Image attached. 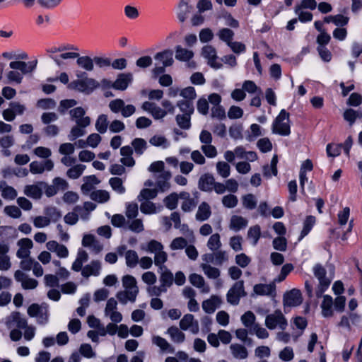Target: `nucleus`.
Wrapping results in <instances>:
<instances>
[{
    "label": "nucleus",
    "mask_w": 362,
    "mask_h": 362,
    "mask_svg": "<svg viewBox=\"0 0 362 362\" xmlns=\"http://www.w3.org/2000/svg\"><path fill=\"white\" fill-rule=\"evenodd\" d=\"M141 249L155 255L163 250V245L156 240H151L146 245H143Z\"/></svg>",
    "instance_id": "obj_47"
},
{
    "label": "nucleus",
    "mask_w": 362,
    "mask_h": 362,
    "mask_svg": "<svg viewBox=\"0 0 362 362\" xmlns=\"http://www.w3.org/2000/svg\"><path fill=\"white\" fill-rule=\"evenodd\" d=\"M232 356L237 359H245L248 356V351L245 346L240 344H232L230 346Z\"/></svg>",
    "instance_id": "obj_30"
},
{
    "label": "nucleus",
    "mask_w": 362,
    "mask_h": 362,
    "mask_svg": "<svg viewBox=\"0 0 362 362\" xmlns=\"http://www.w3.org/2000/svg\"><path fill=\"white\" fill-rule=\"evenodd\" d=\"M78 51V49L76 47L62 46L50 50V52H61L60 54L52 57L57 65L61 66L63 64V60L77 59L79 56Z\"/></svg>",
    "instance_id": "obj_3"
},
{
    "label": "nucleus",
    "mask_w": 362,
    "mask_h": 362,
    "mask_svg": "<svg viewBox=\"0 0 362 362\" xmlns=\"http://www.w3.org/2000/svg\"><path fill=\"white\" fill-rule=\"evenodd\" d=\"M278 157L274 155L271 160L270 166L268 165L263 166V175L266 177H270L272 175L276 176L277 175Z\"/></svg>",
    "instance_id": "obj_44"
},
{
    "label": "nucleus",
    "mask_w": 362,
    "mask_h": 362,
    "mask_svg": "<svg viewBox=\"0 0 362 362\" xmlns=\"http://www.w3.org/2000/svg\"><path fill=\"white\" fill-rule=\"evenodd\" d=\"M79 352L83 357L87 358H93L96 356L95 352L89 344H82L79 348Z\"/></svg>",
    "instance_id": "obj_64"
},
{
    "label": "nucleus",
    "mask_w": 362,
    "mask_h": 362,
    "mask_svg": "<svg viewBox=\"0 0 362 362\" xmlns=\"http://www.w3.org/2000/svg\"><path fill=\"white\" fill-rule=\"evenodd\" d=\"M14 278L16 281L21 283V286L24 289H34L38 285L37 280L33 278H29L24 272L21 270H17L15 272Z\"/></svg>",
    "instance_id": "obj_15"
},
{
    "label": "nucleus",
    "mask_w": 362,
    "mask_h": 362,
    "mask_svg": "<svg viewBox=\"0 0 362 362\" xmlns=\"http://www.w3.org/2000/svg\"><path fill=\"white\" fill-rule=\"evenodd\" d=\"M160 271V284L167 289L173 285L174 276L173 273L167 268Z\"/></svg>",
    "instance_id": "obj_38"
},
{
    "label": "nucleus",
    "mask_w": 362,
    "mask_h": 362,
    "mask_svg": "<svg viewBox=\"0 0 362 362\" xmlns=\"http://www.w3.org/2000/svg\"><path fill=\"white\" fill-rule=\"evenodd\" d=\"M33 223L37 228H43L50 225V218L47 216H37L32 218Z\"/></svg>",
    "instance_id": "obj_58"
},
{
    "label": "nucleus",
    "mask_w": 362,
    "mask_h": 362,
    "mask_svg": "<svg viewBox=\"0 0 362 362\" xmlns=\"http://www.w3.org/2000/svg\"><path fill=\"white\" fill-rule=\"evenodd\" d=\"M86 127H81L78 124H76L75 126L72 127L68 135L69 140L74 141L77 138L84 136L86 134V131L84 130V129Z\"/></svg>",
    "instance_id": "obj_59"
},
{
    "label": "nucleus",
    "mask_w": 362,
    "mask_h": 362,
    "mask_svg": "<svg viewBox=\"0 0 362 362\" xmlns=\"http://www.w3.org/2000/svg\"><path fill=\"white\" fill-rule=\"evenodd\" d=\"M81 244L83 247L90 248L95 254L100 252L103 247V245L91 234H85L82 238Z\"/></svg>",
    "instance_id": "obj_17"
},
{
    "label": "nucleus",
    "mask_w": 362,
    "mask_h": 362,
    "mask_svg": "<svg viewBox=\"0 0 362 362\" xmlns=\"http://www.w3.org/2000/svg\"><path fill=\"white\" fill-rule=\"evenodd\" d=\"M180 327L182 330H189L192 334H197L199 331V325L192 314H186L180 321Z\"/></svg>",
    "instance_id": "obj_10"
},
{
    "label": "nucleus",
    "mask_w": 362,
    "mask_h": 362,
    "mask_svg": "<svg viewBox=\"0 0 362 362\" xmlns=\"http://www.w3.org/2000/svg\"><path fill=\"white\" fill-rule=\"evenodd\" d=\"M109 183L112 189L119 194H123L125 192V187L123 186V182L121 178L115 177L109 180Z\"/></svg>",
    "instance_id": "obj_63"
},
{
    "label": "nucleus",
    "mask_w": 362,
    "mask_h": 362,
    "mask_svg": "<svg viewBox=\"0 0 362 362\" xmlns=\"http://www.w3.org/2000/svg\"><path fill=\"white\" fill-rule=\"evenodd\" d=\"M333 300L330 296L325 295L323 296V300L321 303L322 315L324 317H330L333 316L334 311L332 310Z\"/></svg>",
    "instance_id": "obj_29"
},
{
    "label": "nucleus",
    "mask_w": 362,
    "mask_h": 362,
    "mask_svg": "<svg viewBox=\"0 0 362 362\" xmlns=\"http://www.w3.org/2000/svg\"><path fill=\"white\" fill-rule=\"evenodd\" d=\"M133 150L132 147L125 146L121 148L120 154L122 156L120 162L123 165L133 167L135 165V160L132 157Z\"/></svg>",
    "instance_id": "obj_25"
},
{
    "label": "nucleus",
    "mask_w": 362,
    "mask_h": 362,
    "mask_svg": "<svg viewBox=\"0 0 362 362\" xmlns=\"http://www.w3.org/2000/svg\"><path fill=\"white\" fill-rule=\"evenodd\" d=\"M214 182V177L210 173H205L199 177L198 187L203 192H211L213 190Z\"/></svg>",
    "instance_id": "obj_22"
},
{
    "label": "nucleus",
    "mask_w": 362,
    "mask_h": 362,
    "mask_svg": "<svg viewBox=\"0 0 362 362\" xmlns=\"http://www.w3.org/2000/svg\"><path fill=\"white\" fill-rule=\"evenodd\" d=\"M0 191L2 197L6 199L13 200L18 195L17 191L13 187L7 185L5 182L0 183Z\"/></svg>",
    "instance_id": "obj_39"
},
{
    "label": "nucleus",
    "mask_w": 362,
    "mask_h": 362,
    "mask_svg": "<svg viewBox=\"0 0 362 362\" xmlns=\"http://www.w3.org/2000/svg\"><path fill=\"white\" fill-rule=\"evenodd\" d=\"M77 65L82 69L87 71H92L94 69L93 59L89 56L80 55L76 59Z\"/></svg>",
    "instance_id": "obj_41"
},
{
    "label": "nucleus",
    "mask_w": 362,
    "mask_h": 362,
    "mask_svg": "<svg viewBox=\"0 0 362 362\" xmlns=\"http://www.w3.org/2000/svg\"><path fill=\"white\" fill-rule=\"evenodd\" d=\"M104 314L112 322L119 323L122 320V315L117 311V301L114 298H110L107 300Z\"/></svg>",
    "instance_id": "obj_8"
},
{
    "label": "nucleus",
    "mask_w": 362,
    "mask_h": 362,
    "mask_svg": "<svg viewBox=\"0 0 362 362\" xmlns=\"http://www.w3.org/2000/svg\"><path fill=\"white\" fill-rule=\"evenodd\" d=\"M173 52L171 49H165L158 52L154 55V59L156 63L164 66H170L174 62L173 58Z\"/></svg>",
    "instance_id": "obj_20"
},
{
    "label": "nucleus",
    "mask_w": 362,
    "mask_h": 362,
    "mask_svg": "<svg viewBox=\"0 0 362 362\" xmlns=\"http://www.w3.org/2000/svg\"><path fill=\"white\" fill-rule=\"evenodd\" d=\"M247 293L244 288L243 281H236L228 290L226 294V299L228 303L233 305H237L242 297L246 296Z\"/></svg>",
    "instance_id": "obj_6"
},
{
    "label": "nucleus",
    "mask_w": 362,
    "mask_h": 362,
    "mask_svg": "<svg viewBox=\"0 0 362 362\" xmlns=\"http://www.w3.org/2000/svg\"><path fill=\"white\" fill-rule=\"evenodd\" d=\"M272 130L274 134L284 136H288L291 134L289 113L285 110H281L274 119Z\"/></svg>",
    "instance_id": "obj_2"
},
{
    "label": "nucleus",
    "mask_w": 362,
    "mask_h": 362,
    "mask_svg": "<svg viewBox=\"0 0 362 362\" xmlns=\"http://www.w3.org/2000/svg\"><path fill=\"white\" fill-rule=\"evenodd\" d=\"M70 118L76 124L81 127H88L90 124L91 119L88 116H86V110L81 107H77L69 111Z\"/></svg>",
    "instance_id": "obj_9"
},
{
    "label": "nucleus",
    "mask_w": 362,
    "mask_h": 362,
    "mask_svg": "<svg viewBox=\"0 0 362 362\" xmlns=\"http://www.w3.org/2000/svg\"><path fill=\"white\" fill-rule=\"evenodd\" d=\"M81 210H82L81 206H76L72 211L67 213L64 216V222L68 225H75L78 221V214L77 212L81 211Z\"/></svg>",
    "instance_id": "obj_45"
},
{
    "label": "nucleus",
    "mask_w": 362,
    "mask_h": 362,
    "mask_svg": "<svg viewBox=\"0 0 362 362\" xmlns=\"http://www.w3.org/2000/svg\"><path fill=\"white\" fill-rule=\"evenodd\" d=\"M109 127V121L107 115H100L95 121V127L96 131L100 134H105Z\"/></svg>",
    "instance_id": "obj_40"
},
{
    "label": "nucleus",
    "mask_w": 362,
    "mask_h": 362,
    "mask_svg": "<svg viewBox=\"0 0 362 362\" xmlns=\"http://www.w3.org/2000/svg\"><path fill=\"white\" fill-rule=\"evenodd\" d=\"M217 173L223 178H227L230 175V166L227 162L218 161L216 164Z\"/></svg>",
    "instance_id": "obj_48"
},
{
    "label": "nucleus",
    "mask_w": 362,
    "mask_h": 362,
    "mask_svg": "<svg viewBox=\"0 0 362 362\" xmlns=\"http://www.w3.org/2000/svg\"><path fill=\"white\" fill-rule=\"evenodd\" d=\"M123 291H118L116 297L121 304L126 305L128 302L134 303L139 293V287L136 279L132 275H125L122 279Z\"/></svg>",
    "instance_id": "obj_1"
},
{
    "label": "nucleus",
    "mask_w": 362,
    "mask_h": 362,
    "mask_svg": "<svg viewBox=\"0 0 362 362\" xmlns=\"http://www.w3.org/2000/svg\"><path fill=\"white\" fill-rule=\"evenodd\" d=\"M149 143L156 147H161L166 148L169 146L170 143L168 140L162 135H154L149 139Z\"/></svg>",
    "instance_id": "obj_50"
},
{
    "label": "nucleus",
    "mask_w": 362,
    "mask_h": 362,
    "mask_svg": "<svg viewBox=\"0 0 362 362\" xmlns=\"http://www.w3.org/2000/svg\"><path fill=\"white\" fill-rule=\"evenodd\" d=\"M133 80V75L131 73H122L117 76V79L113 82V88L115 90H124Z\"/></svg>",
    "instance_id": "obj_19"
},
{
    "label": "nucleus",
    "mask_w": 362,
    "mask_h": 362,
    "mask_svg": "<svg viewBox=\"0 0 362 362\" xmlns=\"http://www.w3.org/2000/svg\"><path fill=\"white\" fill-rule=\"evenodd\" d=\"M6 323L9 328L16 326L18 328L24 329L28 326L27 320L23 318L19 313H12Z\"/></svg>",
    "instance_id": "obj_27"
},
{
    "label": "nucleus",
    "mask_w": 362,
    "mask_h": 362,
    "mask_svg": "<svg viewBox=\"0 0 362 362\" xmlns=\"http://www.w3.org/2000/svg\"><path fill=\"white\" fill-rule=\"evenodd\" d=\"M171 178L170 172H162L157 178V187L162 192L168 190L170 187L169 180Z\"/></svg>",
    "instance_id": "obj_35"
},
{
    "label": "nucleus",
    "mask_w": 362,
    "mask_h": 362,
    "mask_svg": "<svg viewBox=\"0 0 362 362\" xmlns=\"http://www.w3.org/2000/svg\"><path fill=\"white\" fill-rule=\"evenodd\" d=\"M36 63H26L23 61H14L9 64V66L12 69L19 70L22 74H26L32 72L35 69Z\"/></svg>",
    "instance_id": "obj_24"
},
{
    "label": "nucleus",
    "mask_w": 362,
    "mask_h": 362,
    "mask_svg": "<svg viewBox=\"0 0 362 362\" xmlns=\"http://www.w3.org/2000/svg\"><path fill=\"white\" fill-rule=\"evenodd\" d=\"M10 250L8 243H0V271H8L11 267V258L8 255Z\"/></svg>",
    "instance_id": "obj_12"
},
{
    "label": "nucleus",
    "mask_w": 362,
    "mask_h": 362,
    "mask_svg": "<svg viewBox=\"0 0 362 362\" xmlns=\"http://www.w3.org/2000/svg\"><path fill=\"white\" fill-rule=\"evenodd\" d=\"M167 260L168 255L165 251H163V250L154 255L153 262L155 265L158 267L159 270H163V269L166 268L164 266V264L167 262Z\"/></svg>",
    "instance_id": "obj_56"
},
{
    "label": "nucleus",
    "mask_w": 362,
    "mask_h": 362,
    "mask_svg": "<svg viewBox=\"0 0 362 362\" xmlns=\"http://www.w3.org/2000/svg\"><path fill=\"white\" fill-rule=\"evenodd\" d=\"M220 303L221 299L216 296H212L202 303V308L206 313H213Z\"/></svg>",
    "instance_id": "obj_34"
},
{
    "label": "nucleus",
    "mask_w": 362,
    "mask_h": 362,
    "mask_svg": "<svg viewBox=\"0 0 362 362\" xmlns=\"http://www.w3.org/2000/svg\"><path fill=\"white\" fill-rule=\"evenodd\" d=\"M99 86V83L95 79L85 77L81 79L74 80L68 85V88L71 90L90 93L94 89Z\"/></svg>",
    "instance_id": "obj_4"
},
{
    "label": "nucleus",
    "mask_w": 362,
    "mask_h": 362,
    "mask_svg": "<svg viewBox=\"0 0 362 362\" xmlns=\"http://www.w3.org/2000/svg\"><path fill=\"white\" fill-rule=\"evenodd\" d=\"M54 162L47 159L44 162L33 161L30 163V171L32 174H42L45 171H52L54 168Z\"/></svg>",
    "instance_id": "obj_13"
},
{
    "label": "nucleus",
    "mask_w": 362,
    "mask_h": 362,
    "mask_svg": "<svg viewBox=\"0 0 362 362\" xmlns=\"http://www.w3.org/2000/svg\"><path fill=\"white\" fill-rule=\"evenodd\" d=\"M190 117L189 115H177L175 117L177 124L182 129H189L191 127Z\"/></svg>",
    "instance_id": "obj_60"
},
{
    "label": "nucleus",
    "mask_w": 362,
    "mask_h": 362,
    "mask_svg": "<svg viewBox=\"0 0 362 362\" xmlns=\"http://www.w3.org/2000/svg\"><path fill=\"white\" fill-rule=\"evenodd\" d=\"M180 194L173 192L163 199V203L168 209H169L170 210H173L176 209L177 206Z\"/></svg>",
    "instance_id": "obj_51"
},
{
    "label": "nucleus",
    "mask_w": 362,
    "mask_h": 362,
    "mask_svg": "<svg viewBox=\"0 0 362 362\" xmlns=\"http://www.w3.org/2000/svg\"><path fill=\"white\" fill-rule=\"evenodd\" d=\"M100 269L101 264L100 261L93 260L83 268L81 275L85 278H88L90 276H97L100 274Z\"/></svg>",
    "instance_id": "obj_23"
},
{
    "label": "nucleus",
    "mask_w": 362,
    "mask_h": 362,
    "mask_svg": "<svg viewBox=\"0 0 362 362\" xmlns=\"http://www.w3.org/2000/svg\"><path fill=\"white\" fill-rule=\"evenodd\" d=\"M177 106L185 115H191L194 112L192 102L181 100L177 103Z\"/></svg>",
    "instance_id": "obj_62"
},
{
    "label": "nucleus",
    "mask_w": 362,
    "mask_h": 362,
    "mask_svg": "<svg viewBox=\"0 0 362 362\" xmlns=\"http://www.w3.org/2000/svg\"><path fill=\"white\" fill-rule=\"evenodd\" d=\"M193 56L194 53L192 50L182 48L181 46L175 47V59L179 61L188 62Z\"/></svg>",
    "instance_id": "obj_43"
},
{
    "label": "nucleus",
    "mask_w": 362,
    "mask_h": 362,
    "mask_svg": "<svg viewBox=\"0 0 362 362\" xmlns=\"http://www.w3.org/2000/svg\"><path fill=\"white\" fill-rule=\"evenodd\" d=\"M202 54L207 59L208 64L212 68L218 69L221 67V64L216 62V50L211 45L204 46L202 48Z\"/></svg>",
    "instance_id": "obj_14"
},
{
    "label": "nucleus",
    "mask_w": 362,
    "mask_h": 362,
    "mask_svg": "<svg viewBox=\"0 0 362 362\" xmlns=\"http://www.w3.org/2000/svg\"><path fill=\"white\" fill-rule=\"evenodd\" d=\"M90 198L98 202H106L110 199V194L106 190H96L90 194Z\"/></svg>",
    "instance_id": "obj_57"
},
{
    "label": "nucleus",
    "mask_w": 362,
    "mask_h": 362,
    "mask_svg": "<svg viewBox=\"0 0 362 362\" xmlns=\"http://www.w3.org/2000/svg\"><path fill=\"white\" fill-rule=\"evenodd\" d=\"M17 246L18 247L16 252V256L18 258L25 259L29 257L30 255V250L33 246L31 239L28 238H21L18 240Z\"/></svg>",
    "instance_id": "obj_11"
},
{
    "label": "nucleus",
    "mask_w": 362,
    "mask_h": 362,
    "mask_svg": "<svg viewBox=\"0 0 362 362\" xmlns=\"http://www.w3.org/2000/svg\"><path fill=\"white\" fill-rule=\"evenodd\" d=\"M86 169V165L83 164H76L71 166L66 171V176L70 179H77L83 173Z\"/></svg>",
    "instance_id": "obj_46"
},
{
    "label": "nucleus",
    "mask_w": 362,
    "mask_h": 362,
    "mask_svg": "<svg viewBox=\"0 0 362 362\" xmlns=\"http://www.w3.org/2000/svg\"><path fill=\"white\" fill-rule=\"evenodd\" d=\"M180 199H182L181 209L185 212H189L196 206L195 201L191 198L190 194L187 192H180Z\"/></svg>",
    "instance_id": "obj_28"
},
{
    "label": "nucleus",
    "mask_w": 362,
    "mask_h": 362,
    "mask_svg": "<svg viewBox=\"0 0 362 362\" xmlns=\"http://www.w3.org/2000/svg\"><path fill=\"white\" fill-rule=\"evenodd\" d=\"M126 264L129 267H135L139 262V256L134 250H128L125 252Z\"/></svg>",
    "instance_id": "obj_61"
},
{
    "label": "nucleus",
    "mask_w": 362,
    "mask_h": 362,
    "mask_svg": "<svg viewBox=\"0 0 362 362\" xmlns=\"http://www.w3.org/2000/svg\"><path fill=\"white\" fill-rule=\"evenodd\" d=\"M167 334H169L171 340L176 344H181L185 340V334L177 327L172 326L167 329Z\"/></svg>",
    "instance_id": "obj_36"
},
{
    "label": "nucleus",
    "mask_w": 362,
    "mask_h": 362,
    "mask_svg": "<svg viewBox=\"0 0 362 362\" xmlns=\"http://www.w3.org/2000/svg\"><path fill=\"white\" fill-rule=\"evenodd\" d=\"M302 303V296L299 290L292 289L287 292L284 297V305L295 307Z\"/></svg>",
    "instance_id": "obj_18"
},
{
    "label": "nucleus",
    "mask_w": 362,
    "mask_h": 362,
    "mask_svg": "<svg viewBox=\"0 0 362 362\" xmlns=\"http://www.w3.org/2000/svg\"><path fill=\"white\" fill-rule=\"evenodd\" d=\"M189 281L194 286L200 289L201 293H208L210 291V287L206 284L204 277L198 274L193 273L189 276Z\"/></svg>",
    "instance_id": "obj_21"
},
{
    "label": "nucleus",
    "mask_w": 362,
    "mask_h": 362,
    "mask_svg": "<svg viewBox=\"0 0 362 362\" xmlns=\"http://www.w3.org/2000/svg\"><path fill=\"white\" fill-rule=\"evenodd\" d=\"M207 247L211 251H217L221 247V237L218 233L212 234L209 237Z\"/></svg>",
    "instance_id": "obj_54"
},
{
    "label": "nucleus",
    "mask_w": 362,
    "mask_h": 362,
    "mask_svg": "<svg viewBox=\"0 0 362 362\" xmlns=\"http://www.w3.org/2000/svg\"><path fill=\"white\" fill-rule=\"evenodd\" d=\"M43 185H45V182H38L35 184L25 185L23 193L30 198L40 199L42 195Z\"/></svg>",
    "instance_id": "obj_16"
},
{
    "label": "nucleus",
    "mask_w": 362,
    "mask_h": 362,
    "mask_svg": "<svg viewBox=\"0 0 362 362\" xmlns=\"http://www.w3.org/2000/svg\"><path fill=\"white\" fill-rule=\"evenodd\" d=\"M217 35L221 40L226 42L228 45L233 42L235 35L234 32L229 28H221L217 33Z\"/></svg>",
    "instance_id": "obj_49"
},
{
    "label": "nucleus",
    "mask_w": 362,
    "mask_h": 362,
    "mask_svg": "<svg viewBox=\"0 0 362 362\" xmlns=\"http://www.w3.org/2000/svg\"><path fill=\"white\" fill-rule=\"evenodd\" d=\"M313 272L315 277L319 281V285L316 289V296L320 297L329 287L331 281L326 277L325 269L320 264H317L314 267Z\"/></svg>",
    "instance_id": "obj_7"
},
{
    "label": "nucleus",
    "mask_w": 362,
    "mask_h": 362,
    "mask_svg": "<svg viewBox=\"0 0 362 362\" xmlns=\"http://www.w3.org/2000/svg\"><path fill=\"white\" fill-rule=\"evenodd\" d=\"M152 343L159 347L161 351L173 354L175 352V348L164 338L154 335L151 339Z\"/></svg>",
    "instance_id": "obj_26"
},
{
    "label": "nucleus",
    "mask_w": 362,
    "mask_h": 362,
    "mask_svg": "<svg viewBox=\"0 0 362 362\" xmlns=\"http://www.w3.org/2000/svg\"><path fill=\"white\" fill-rule=\"evenodd\" d=\"M178 8L179 12L177 17L180 22H184L191 11V6H189L186 1H181L179 4Z\"/></svg>",
    "instance_id": "obj_52"
},
{
    "label": "nucleus",
    "mask_w": 362,
    "mask_h": 362,
    "mask_svg": "<svg viewBox=\"0 0 362 362\" xmlns=\"http://www.w3.org/2000/svg\"><path fill=\"white\" fill-rule=\"evenodd\" d=\"M261 236V229L258 225L249 228L247 234V239L252 241L253 245H255Z\"/></svg>",
    "instance_id": "obj_53"
},
{
    "label": "nucleus",
    "mask_w": 362,
    "mask_h": 362,
    "mask_svg": "<svg viewBox=\"0 0 362 362\" xmlns=\"http://www.w3.org/2000/svg\"><path fill=\"white\" fill-rule=\"evenodd\" d=\"M199 267L202 269L204 274L209 279H217L221 275L220 270L216 267H212L209 264L202 263Z\"/></svg>",
    "instance_id": "obj_37"
},
{
    "label": "nucleus",
    "mask_w": 362,
    "mask_h": 362,
    "mask_svg": "<svg viewBox=\"0 0 362 362\" xmlns=\"http://www.w3.org/2000/svg\"><path fill=\"white\" fill-rule=\"evenodd\" d=\"M287 325V320L280 310H275L273 313L267 315L265 318V326L269 329L279 327L284 330Z\"/></svg>",
    "instance_id": "obj_5"
},
{
    "label": "nucleus",
    "mask_w": 362,
    "mask_h": 362,
    "mask_svg": "<svg viewBox=\"0 0 362 362\" xmlns=\"http://www.w3.org/2000/svg\"><path fill=\"white\" fill-rule=\"evenodd\" d=\"M253 291L257 295L273 296L275 292V285L274 284H256L254 286Z\"/></svg>",
    "instance_id": "obj_32"
},
{
    "label": "nucleus",
    "mask_w": 362,
    "mask_h": 362,
    "mask_svg": "<svg viewBox=\"0 0 362 362\" xmlns=\"http://www.w3.org/2000/svg\"><path fill=\"white\" fill-rule=\"evenodd\" d=\"M99 183V180L95 175L83 177V184L81 185V191L84 194L89 193L95 185Z\"/></svg>",
    "instance_id": "obj_42"
},
{
    "label": "nucleus",
    "mask_w": 362,
    "mask_h": 362,
    "mask_svg": "<svg viewBox=\"0 0 362 362\" xmlns=\"http://www.w3.org/2000/svg\"><path fill=\"white\" fill-rule=\"evenodd\" d=\"M132 146L136 154L141 155L147 148V142L144 139L136 138L132 141Z\"/></svg>",
    "instance_id": "obj_55"
},
{
    "label": "nucleus",
    "mask_w": 362,
    "mask_h": 362,
    "mask_svg": "<svg viewBox=\"0 0 362 362\" xmlns=\"http://www.w3.org/2000/svg\"><path fill=\"white\" fill-rule=\"evenodd\" d=\"M211 215V207L206 202H202L196 213V219L199 221L207 220Z\"/></svg>",
    "instance_id": "obj_31"
},
{
    "label": "nucleus",
    "mask_w": 362,
    "mask_h": 362,
    "mask_svg": "<svg viewBox=\"0 0 362 362\" xmlns=\"http://www.w3.org/2000/svg\"><path fill=\"white\" fill-rule=\"evenodd\" d=\"M247 225V220L245 218L234 215L230 218L229 228L234 231H239Z\"/></svg>",
    "instance_id": "obj_33"
}]
</instances>
